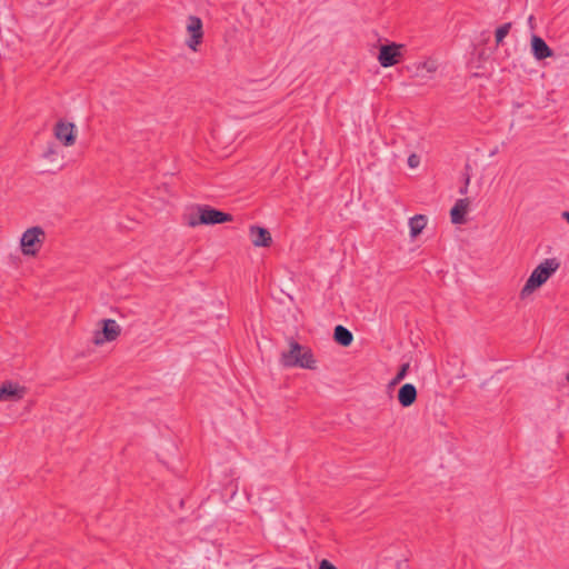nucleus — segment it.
Wrapping results in <instances>:
<instances>
[{"mask_svg": "<svg viewBox=\"0 0 569 569\" xmlns=\"http://www.w3.org/2000/svg\"><path fill=\"white\" fill-rule=\"evenodd\" d=\"M231 220V216L208 206H199V221L202 224H218Z\"/></svg>", "mask_w": 569, "mask_h": 569, "instance_id": "obj_8", "label": "nucleus"}, {"mask_svg": "<svg viewBox=\"0 0 569 569\" xmlns=\"http://www.w3.org/2000/svg\"><path fill=\"white\" fill-rule=\"evenodd\" d=\"M46 239L44 231L40 227L27 229L20 239V248L24 256H36Z\"/></svg>", "mask_w": 569, "mask_h": 569, "instance_id": "obj_3", "label": "nucleus"}, {"mask_svg": "<svg viewBox=\"0 0 569 569\" xmlns=\"http://www.w3.org/2000/svg\"><path fill=\"white\" fill-rule=\"evenodd\" d=\"M420 163V158L419 156L412 153L409 156L408 158V166L412 169H416Z\"/></svg>", "mask_w": 569, "mask_h": 569, "instance_id": "obj_20", "label": "nucleus"}, {"mask_svg": "<svg viewBox=\"0 0 569 569\" xmlns=\"http://www.w3.org/2000/svg\"><path fill=\"white\" fill-rule=\"evenodd\" d=\"M54 136L64 146H72L76 141L74 124L70 122H58L54 128Z\"/></svg>", "mask_w": 569, "mask_h": 569, "instance_id": "obj_9", "label": "nucleus"}, {"mask_svg": "<svg viewBox=\"0 0 569 569\" xmlns=\"http://www.w3.org/2000/svg\"><path fill=\"white\" fill-rule=\"evenodd\" d=\"M249 234L254 247H269L272 242L271 234L266 228L251 226Z\"/></svg>", "mask_w": 569, "mask_h": 569, "instance_id": "obj_11", "label": "nucleus"}, {"mask_svg": "<svg viewBox=\"0 0 569 569\" xmlns=\"http://www.w3.org/2000/svg\"><path fill=\"white\" fill-rule=\"evenodd\" d=\"M531 52L536 60H543L553 56V51L546 41L536 34L531 37Z\"/></svg>", "mask_w": 569, "mask_h": 569, "instance_id": "obj_10", "label": "nucleus"}, {"mask_svg": "<svg viewBox=\"0 0 569 569\" xmlns=\"http://www.w3.org/2000/svg\"><path fill=\"white\" fill-rule=\"evenodd\" d=\"M26 388L13 381H4L0 385V401L14 402L22 399Z\"/></svg>", "mask_w": 569, "mask_h": 569, "instance_id": "obj_7", "label": "nucleus"}, {"mask_svg": "<svg viewBox=\"0 0 569 569\" xmlns=\"http://www.w3.org/2000/svg\"><path fill=\"white\" fill-rule=\"evenodd\" d=\"M438 70V63L433 59H427L426 61L417 66L418 76L425 77L426 74H432Z\"/></svg>", "mask_w": 569, "mask_h": 569, "instance_id": "obj_16", "label": "nucleus"}, {"mask_svg": "<svg viewBox=\"0 0 569 569\" xmlns=\"http://www.w3.org/2000/svg\"><path fill=\"white\" fill-rule=\"evenodd\" d=\"M403 48V44L396 42L381 46L377 57L380 66L383 68H389L399 63L402 59Z\"/></svg>", "mask_w": 569, "mask_h": 569, "instance_id": "obj_5", "label": "nucleus"}, {"mask_svg": "<svg viewBox=\"0 0 569 569\" xmlns=\"http://www.w3.org/2000/svg\"><path fill=\"white\" fill-rule=\"evenodd\" d=\"M281 363L284 367H299L303 369H316V359L311 349L290 341L289 350L282 352Z\"/></svg>", "mask_w": 569, "mask_h": 569, "instance_id": "obj_2", "label": "nucleus"}, {"mask_svg": "<svg viewBox=\"0 0 569 569\" xmlns=\"http://www.w3.org/2000/svg\"><path fill=\"white\" fill-rule=\"evenodd\" d=\"M469 209L468 199H459L450 210L451 221L455 224H461L465 222V216Z\"/></svg>", "mask_w": 569, "mask_h": 569, "instance_id": "obj_13", "label": "nucleus"}, {"mask_svg": "<svg viewBox=\"0 0 569 569\" xmlns=\"http://www.w3.org/2000/svg\"><path fill=\"white\" fill-rule=\"evenodd\" d=\"M335 340L343 347H348L351 345L353 336L352 333L345 328L343 326H337L335 328Z\"/></svg>", "mask_w": 569, "mask_h": 569, "instance_id": "obj_15", "label": "nucleus"}, {"mask_svg": "<svg viewBox=\"0 0 569 569\" xmlns=\"http://www.w3.org/2000/svg\"><path fill=\"white\" fill-rule=\"evenodd\" d=\"M417 399V389L412 383L403 385L398 391V401L402 407H410Z\"/></svg>", "mask_w": 569, "mask_h": 569, "instance_id": "obj_12", "label": "nucleus"}, {"mask_svg": "<svg viewBox=\"0 0 569 569\" xmlns=\"http://www.w3.org/2000/svg\"><path fill=\"white\" fill-rule=\"evenodd\" d=\"M510 29H511V23L507 22V23H503L502 26H500L496 30V41L498 44L501 43L503 41V39L508 36Z\"/></svg>", "mask_w": 569, "mask_h": 569, "instance_id": "obj_17", "label": "nucleus"}, {"mask_svg": "<svg viewBox=\"0 0 569 569\" xmlns=\"http://www.w3.org/2000/svg\"><path fill=\"white\" fill-rule=\"evenodd\" d=\"M186 30L188 33L186 44L192 51H197L203 38L201 19L194 16H190L187 20Z\"/></svg>", "mask_w": 569, "mask_h": 569, "instance_id": "obj_6", "label": "nucleus"}, {"mask_svg": "<svg viewBox=\"0 0 569 569\" xmlns=\"http://www.w3.org/2000/svg\"><path fill=\"white\" fill-rule=\"evenodd\" d=\"M100 325L101 329L93 335V343L97 346L114 341L121 333V327L113 319H103Z\"/></svg>", "mask_w": 569, "mask_h": 569, "instance_id": "obj_4", "label": "nucleus"}, {"mask_svg": "<svg viewBox=\"0 0 569 569\" xmlns=\"http://www.w3.org/2000/svg\"><path fill=\"white\" fill-rule=\"evenodd\" d=\"M409 368H410V363L409 362L403 363L400 367V369H399L398 373L396 375V377L391 380L390 385L391 386H396V385L400 383L406 378Z\"/></svg>", "mask_w": 569, "mask_h": 569, "instance_id": "obj_18", "label": "nucleus"}, {"mask_svg": "<svg viewBox=\"0 0 569 569\" xmlns=\"http://www.w3.org/2000/svg\"><path fill=\"white\" fill-rule=\"evenodd\" d=\"M562 218L569 223V211H563Z\"/></svg>", "mask_w": 569, "mask_h": 569, "instance_id": "obj_24", "label": "nucleus"}, {"mask_svg": "<svg viewBox=\"0 0 569 569\" xmlns=\"http://www.w3.org/2000/svg\"><path fill=\"white\" fill-rule=\"evenodd\" d=\"M559 267L560 263L555 258L545 259L541 263H539L533 269L525 286L522 287L520 292L521 298L530 296L535 290L546 283L548 279L559 269Z\"/></svg>", "mask_w": 569, "mask_h": 569, "instance_id": "obj_1", "label": "nucleus"}, {"mask_svg": "<svg viewBox=\"0 0 569 569\" xmlns=\"http://www.w3.org/2000/svg\"><path fill=\"white\" fill-rule=\"evenodd\" d=\"M528 24H529V27H530L531 29H533V28H535V18H533V16H530V17L528 18Z\"/></svg>", "mask_w": 569, "mask_h": 569, "instance_id": "obj_22", "label": "nucleus"}, {"mask_svg": "<svg viewBox=\"0 0 569 569\" xmlns=\"http://www.w3.org/2000/svg\"><path fill=\"white\" fill-rule=\"evenodd\" d=\"M469 181H470V179H469V177H467L466 186L463 188H461L460 193H462V194L467 193V186H468Z\"/></svg>", "mask_w": 569, "mask_h": 569, "instance_id": "obj_23", "label": "nucleus"}, {"mask_svg": "<svg viewBox=\"0 0 569 569\" xmlns=\"http://www.w3.org/2000/svg\"><path fill=\"white\" fill-rule=\"evenodd\" d=\"M319 569H338L336 566H333L329 560L323 559L319 563Z\"/></svg>", "mask_w": 569, "mask_h": 569, "instance_id": "obj_21", "label": "nucleus"}, {"mask_svg": "<svg viewBox=\"0 0 569 569\" xmlns=\"http://www.w3.org/2000/svg\"><path fill=\"white\" fill-rule=\"evenodd\" d=\"M427 223V219L422 214H417L409 220L410 236L416 238L422 232Z\"/></svg>", "mask_w": 569, "mask_h": 569, "instance_id": "obj_14", "label": "nucleus"}, {"mask_svg": "<svg viewBox=\"0 0 569 569\" xmlns=\"http://www.w3.org/2000/svg\"><path fill=\"white\" fill-rule=\"evenodd\" d=\"M568 380H569V375H568Z\"/></svg>", "mask_w": 569, "mask_h": 569, "instance_id": "obj_25", "label": "nucleus"}, {"mask_svg": "<svg viewBox=\"0 0 569 569\" xmlns=\"http://www.w3.org/2000/svg\"><path fill=\"white\" fill-rule=\"evenodd\" d=\"M184 219L187 224L190 227L202 224L201 221H199V207H197L194 211L187 213Z\"/></svg>", "mask_w": 569, "mask_h": 569, "instance_id": "obj_19", "label": "nucleus"}]
</instances>
